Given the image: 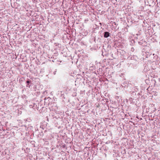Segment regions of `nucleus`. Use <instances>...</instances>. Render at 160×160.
Returning a JSON list of instances; mask_svg holds the SVG:
<instances>
[{"label": "nucleus", "instance_id": "obj_1", "mask_svg": "<svg viewBox=\"0 0 160 160\" xmlns=\"http://www.w3.org/2000/svg\"><path fill=\"white\" fill-rule=\"evenodd\" d=\"M26 83L27 84L26 87H28L30 88V86H31V85L32 84L31 80L29 79H28V80L26 81Z\"/></svg>", "mask_w": 160, "mask_h": 160}, {"label": "nucleus", "instance_id": "obj_2", "mask_svg": "<svg viewBox=\"0 0 160 160\" xmlns=\"http://www.w3.org/2000/svg\"><path fill=\"white\" fill-rule=\"evenodd\" d=\"M151 146H155L157 144L156 141V140L153 139V137H152L151 138Z\"/></svg>", "mask_w": 160, "mask_h": 160}, {"label": "nucleus", "instance_id": "obj_3", "mask_svg": "<svg viewBox=\"0 0 160 160\" xmlns=\"http://www.w3.org/2000/svg\"><path fill=\"white\" fill-rule=\"evenodd\" d=\"M110 33L108 32H105L104 33V38H107L110 36Z\"/></svg>", "mask_w": 160, "mask_h": 160}, {"label": "nucleus", "instance_id": "obj_4", "mask_svg": "<svg viewBox=\"0 0 160 160\" xmlns=\"http://www.w3.org/2000/svg\"><path fill=\"white\" fill-rule=\"evenodd\" d=\"M151 83H152V84H153V85H152L151 86L152 87L153 85V86H154V85L155 84V82H156L155 81V80L154 79L152 78L151 80Z\"/></svg>", "mask_w": 160, "mask_h": 160}, {"label": "nucleus", "instance_id": "obj_5", "mask_svg": "<svg viewBox=\"0 0 160 160\" xmlns=\"http://www.w3.org/2000/svg\"><path fill=\"white\" fill-rule=\"evenodd\" d=\"M137 36L136 37V39H140V37H141L140 35H139L138 34H137L136 35Z\"/></svg>", "mask_w": 160, "mask_h": 160}, {"label": "nucleus", "instance_id": "obj_6", "mask_svg": "<svg viewBox=\"0 0 160 160\" xmlns=\"http://www.w3.org/2000/svg\"><path fill=\"white\" fill-rule=\"evenodd\" d=\"M23 79H24V78H20L19 80V82L21 83L22 82H23Z\"/></svg>", "mask_w": 160, "mask_h": 160}, {"label": "nucleus", "instance_id": "obj_7", "mask_svg": "<svg viewBox=\"0 0 160 160\" xmlns=\"http://www.w3.org/2000/svg\"><path fill=\"white\" fill-rule=\"evenodd\" d=\"M144 41H140L138 42V43L140 45H142L143 44V42H144Z\"/></svg>", "mask_w": 160, "mask_h": 160}, {"label": "nucleus", "instance_id": "obj_8", "mask_svg": "<svg viewBox=\"0 0 160 160\" xmlns=\"http://www.w3.org/2000/svg\"><path fill=\"white\" fill-rule=\"evenodd\" d=\"M143 44H142V45L143 46H145L146 45V42H145V41H144V42H143Z\"/></svg>", "mask_w": 160, "mask_h": 160}, {"label": "nucleus", "instance_id": "obj_9", "mask_svg": "<svg viewBox=\"0 0 160 160\" xmlns=\"http://www.w3.org/2000/svg\"><path fill=\"white\" fill-rule=\"evenodd\" d=\"M118 41L117 40H116V41H113V43H114V45L113 46V47H115V44H116V42H118Z\"/></svg>", "mask_w": 160, "mask_h": 160}, {"label": "nucleus", "instance_id": "obj_10", "mask_svg": "<svg viewBox=\"0 0 160 160\" xmlns=\"http://www.w3.org/2000/svg\"><path fill=\"white\" fill-rule=\"evenodd\" d=\"M47 120L48 121H49V116H48L47 117Z\"/></svg>", "mask_w": 160, "mask_h": 160}, {"label": "nucleus", "instance_id": "obj_11", "mask_svg": "<svg viewBox=\"0 0 160 160\" xmlns=\"http://www.w3.org/2000/svg\"><path fill=\"white\" fill-rule=\"evenodd\" d=\"M129 100H130V101H132V98H129Z\"/></svg>", "mask_w": 160, "mask_h": 160}, {"label": "nucleus", "instance_id": "obj_12", "mask_svg": "<svg viewBox=\"0 0 160 160\" xmlns=\"http://www.w3.org/2000/svg\"><path fill=\"white\" fill-rule=\"evenodd\" d=\"M34 44H35V45H34V44H32L33 45V46H34L35 47H36V45H37L38 44L37 43L36 44L35 43Z\"/></svg>", "mask_w": 160, "mask_h": 160}, {"label": "nucleus", "instance_id": "obj_13", "mask_svg": "<svg viewBox=\"0 0 160 160\" xmlns=\"http://www.w3.org/2000/svg\"><path fill=\"white\" fill-rule=\"evenodd\" d=\"M153 109L152 110V111L154 112L155 111V109L154 108H153Z\"/></svg>", "mask_w": 160, "mask_h": 160}, {"label": "nucleus", "instance_id": "obj_14", "mask_svg": "<svg viewBox=\"0 0 160 160\" xmlns=\"http://www.w3.org/2000/svg\"><path fill=\"white\" fill-rule=\"evenodd\" d=\"M154 105H153V104H152L151 105V107H153L154 106Z\"/></svg>", "mask_w": 160, "mask_h": 160}, {"label": "nucleus", "instance_id": "obj_15", "mask_svg": "<svg viewBox=\"0 0 160 160\" xmlns=\"http://www.w3.org/2000/svg\"><path fill=\"white\" fill-rule=\"evenodd\" d=\"M81 43H82L84 45H85L86 46L87 45L86 44H84V43H83L82 42H81Z\"/></svg>", "mask_w": 160, "mask_h": 160}, {"label": "nucleus", "instance_id": "obj_16", "mask_svg": "<svg viewBox=\"0 0 160 160\" xmlns=\"http://www.w3.org/2000/svg\"><path fill=\"white\" fill-rule=\"evenodd\" d=\"M40 128H42V129H44V128H43V127H42V126H41Z\"/></svg>", "mask_w": 160, "mask_h": 160}, {"label": "nucleus", "instance_id": "obj_17", "mask_svg": "<svg viewBox=\"0 0 160 160\" xmlns=\"http://www.w3.org/2000/svg\"><path fill=\"white\" fill-rule=\"evenodd\" d=\"M93 43H95V40H94V41H93Z\"/></svg>", "mask_w": 160, "mask_h": 160}, {"label": "nucleus", "instance_id": "obj_18", "mask_svg": "<svg viewBox=\"0 0 160 160\" xmlns=\"http://www.w3.org/2000/svg\"><path fill=\"white\" fill-rule=\"evenodd\" d=\"M149 87H148V89H147V90H148H148H148V89H149Z\"/></svg>", "mask_w": 160, "mask_h": 160}, {"label": "nucleus", "instance_id": "obj_19", "mask_svg": "<svg viewBox=\"0 0 160 160\" xmlns=\"http://www.w3.org/2000/svg\"><path fill=\"white\" fill-rule=\"evenodd\" d=\"M17 42H20V43H21V42H19V41H17Z\"/></svg>", "mask_w": 160, "mask_h": 160}, {"label": "nucleus", "instance_id": "obj_20", "mask_svg": "<svg viewBox=\"0 0 160 160\" xmlns=\"http://www.w3.org/2000/svg\"><path fill=\"white\" fill-rule=\"evenodd\" d=\"M147 81H148V80H146L145 81H146V82H147Z\"/></svg>", "mask_w": 160, "mask_h": 160}, {"label": "nucleus", "instance_id": "obj_21", "mask_svg": "<svg viewBox=\"0 0 160 160\" xmlns=\"http://www.w3.org/2000/svg\"><path fill=\"white\" fill-rule=\"evenodd\" d=\"M52 62H54V61H53V60H52Z\"/></svg>", "mask_w": 160, "mask_h": 160}, {"label": "nucleus", "instance_id": "obj_22", "mask_svg": "<svg viewBox=\"0 0 160 160\" xmlns=\"http://www.w3.org/2000/svg\"><path fill=\"white\" fill-rule=\"evenodd\" d=\"M0 41H1L0 40Z\"/></svg>", "mask_w": 160, "mask_h": 160}]
</instances>
